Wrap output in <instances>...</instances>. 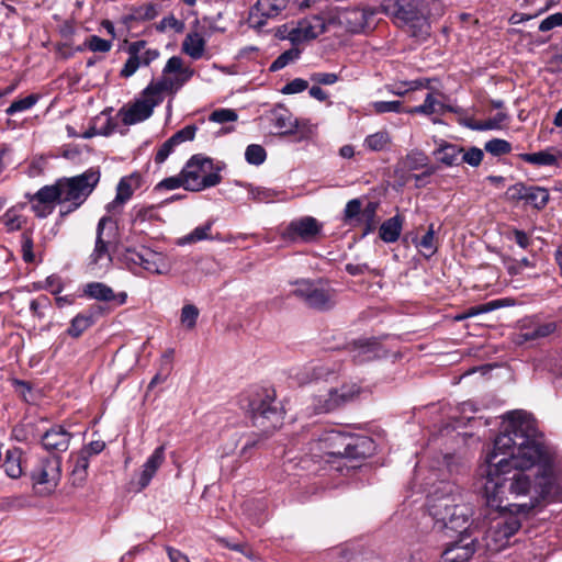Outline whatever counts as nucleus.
I'll return each mask as SVG.
<instances>
[{
  "instance_id": "obj_1",
  "label": "nucleus",
  "mask_w": 562,
  "mask_h": 562,
  "mask_svg": "<svg viewBox=\"0 0 562 562\" xmlns=\"http://www.w3.org/2000/svg\"><path fill=\"white\" fill-rule=\"evenodd\" d=\"M485 462L484 495L496 510L526 516L559 492L554 454L530 419L514 418L495 438Z\"/></svg>"
},
{
  "instance_id": "obj_2",
  "label": "nucleus",
  "mask_w": 562,
  "mask_h": 562,
  "mask_svg": "<svg viewBox=\"0 0 562 562\" xmlns=\"http://www.w3.org/2000/svg\"><path fill=\"white\" fill-rule=\"evenodd\" d=\"M193 75L194 70L186 67L181 57H170L162 69V76L153 80L139 99L122 106L116 116L127 126L146 121L153 115L155 106L164 101L165 93L175 94Z\"/></svg>"
},
{
  "instance_id": "obj_3",
  "label": "nucleus",
  "mask_w": 562,
  "mask_h": 562,
  "mask_svg": "<svg viewBox=\"0 0 562 562\" xmlns=\"http://www.w3.org/2000/svg\"><path fill=\"white\" fill-rule=\"evenodd\" d=\"M427 506L430 516L442 528L458 531L467 527L472 509L461 503L459 488L451 482L441 481L429 493Z\"/></svg>"
},
{
  "instance_id": "obj_4",
  "label": "nucleus",
  "mask_w": 562,
  "mask_h": 562,
  "mask_svg": "<svg viewBox=\"0 0 562 562\" xmlns=\"http://www.w3.org/2000/svg\"><path fill=\"white\" fill-rule=\"evenodd\" d=\"M100 179L99 168H89L80 175L60 178L61 207L59 216L65 217L78 210L94 191Z\"/></svg>"
},
{
  "instance_id": "obj_5",
  "label": "nucleus",
  "mask_w": 562,
  "mask_h": 562,
  "mask_svg": "<svg viewBox=\"0 0 562 562\" xmlns=\"http://www.w3.org/2000/svg\"><path fill=\"white\" fill-rule=\"evenodd\" d=\"M318 442L322 457L362 459L372 450V440L368 437L347 435L335 429L325 431Z\"/></svg>"
},
{
  "instance_id": "obj_6",
  "label": "nucleus",
  "mask_w": 562,
  "mask_h": 562,
  "mask_svg": "<svg viewBox=\"0 0 562 562\" xmlns=\"http://www.w3.org/2000/svg\"><path fill=\"white\" fill-rule=\"evenodd\" d=\"M499 514L492 519L491 526L483 531L479 528L480 547L483 552H498L509 544L510 538L520 529L521 521L517 514L508 510H498Z\"/></svg>"
},
{
  "instance_id": "obj_7",
  "label": "nucleus",
  "mask_w": 562,
  "mask_h": 562,
  "mask_svg": "<svg viewBox=\"0 0 562 562\" xmlns=\"http://www.w3.org/2000/svg\"><path fill=\"white\" fill-rule=\"evenodd\" d=\"M248 409L256 427L265 431L277 429L283 419V412L276 402L272 389L260 387L249 395Z\"/></svg>"
},
{
  "instance_id": "obj_8",
  "label": "nucleus",
  "mask_w": 562,
  "mask_h": 562,
  "mask_svg": "<svg viewBox=\"0 0 562 562\" xmlns=\"http://www.w3.org/2000/svg\"><path fill=\"white\" fill-rule=\"evenodd\" d=\"M220 168L202 155L192 156L183 167L186 190L199 192L215 187L222 181Z\"/></svg>"
},
{
  "instance_id": "obj_9",
  "label": "nucleus",
  "mask_w": 562,
  "mask_h": 562,
  "mask_svg": "<svg viewBox=\"0 0 562 562\" xmlns=\"http://www.w3.org/2000/svg\"><path fill=\"white\" fill-rule=\"evenodd\" d=\"M292 294L302 300L310 308L329 311L336 305V291L324 280L302 279L294 282Z\"/></svg>"
},
{
  "instance_id": "obj_10",
  "label": "nucleus",
  "mask_w": 562,
  "mask_h": 562,
  "mask_svg": "<svg viewBox=\"0 0 562 562\" xmlns=\"http://www.w3.org/2000/svg\"><path fill=\"white\" fill-rule=\"evenodd\" d=\"M381 8L385 14L408 26L412 36L418 40H426L429 36L428 19L419 14L411 0H389Z\"/></svg>"
},
{
  "instance_id": "obj_11",
  "label": "nucleus",
  "mask_w": 562,
  "mask_h": 562,
  "mask_svg": "<svg viewBox=\"0 0 562 562\" xmlns=\"http://www.w3.org/2000/svg\"><path fill=\"white\" fill-rule=\"evenodd\" d=\"M459 538L450 543L443 551V557L447 562H467L472 555L482 551L480 547L479 526L471 524L464 528L459 529Z\"/></svg>"
},
{
  "instance_id": "obj_12",
  "label": "nucleus",
  "mask_w": 562,
  "mask_h": 562,
  "mask_svg": "<svg viewBox=\"0 0 562 562\" xmlns=\"http://www.w3.org/2000/svg\"><path fill=\"white\" fill-rule=\"evenodd\" d=\"M60 465V457L52 456L41 459L32 470L31 479L33 486H41L37 491L40 495H49L55 491L61 476Z\"/></svg>"
},
{
  "instance_id": "obj_13",
  "label": "nucleus",
  "mask_w": 562,
  "mask_h": 562,
  "mask_svg": "<svg viewBox=\"0 0 562 562\" xmlns=\"http://www.w3.org/2000/svg\"><path fill=\"white\" fill-rule=\"evenodd\" d=\"M360 393V387L352 384H344L339 389H330L323 394L313 397V408L317 414L333 412L355 400Z\"/></svg>"
},
{
  "instance_id": "obj_14",
  "label": "nucleus",
  "mask_w": 562,
  "mask_h": 562,
  "mask_svg": "<svg viewBox=\"0 0 562 562\" xmlns=\"http://www.w3.org/2000/svg\"><path fill=\"white\" fill-rule=\"evenodd\" d=\"M322 224L315 217L303 216L293 220L282 231L281 238L289 243H310L321 234Z\"/></svg>"
},
{
  "instance_id": "obj_15",
  "label": "nucleus",
  "mask_w": 562,
  "mask_h": 562,
  "mask_svg": "<svg viewBox=\"0 0 562 562\" xmlns=\"http://www.w3.org/2000/svg\"><path fill=\"white\" fill-rule=\"evenodd\" d=\"M290 0H257L249 9L247 24L250 29L262 32L269 19L278 16Z\"/></svg>"
},
{
  "instance_id": "obj_16",
  "label": "nucleus",
  "mask_w": 562,
  "mask_h": 562,
  "mask_svg": "<svg viewBox=\"0 0 562 562\" xmlns=\"http://www.w3.org/2000/svg\"><path fill=\"white\" fill-rule=\"evenodd\" d=\"M325 21L322 16L311 15L299 21L297 25L289 32L288 38L292 44L297 45L316 38L325 32Z\"/></svg>"
},
{
  "instance_id": "obj_17",
  "label": "nucleus",
  "mask_w": 562,
  "mask_h": 562,
  "mask_svg": "<svg viewBox=\"0 0 562 562\" xmlns=\"http://www.w3.org/2000/svg\"><path fill=\"white\" fill-rule=\"evenodd\" d=\"M346 348L356 363L375 360L384 353L376 338H360L349 342Z\"/></svg>"
},
{
  "instance_id": "obj_18",
  "label": "nucleus",
  "mask_w": 562,
  "mask_h": 562,
  "mask_svg": "<svg viewBox=\"0 0 562 562\" xmlns=\"http://www.w3.org/2000/svg\"><path fill=\"white\" fill-rule=\"evenodd\" d=\"M83 294L95 301L112 303L113 306H122L127 300L126 292L115 293L108 284L97 281L87 283Z\"/></svg>"
},
{
  "instance_id": "obj_19",
  "label": "nucleus",
  "mask_w": 562,
  "mask_h": 562,
  "mask_svg": "<svg viewBox=\"0 0 562 562\" xmlns=\"http://www.w3.org/2000/svg\"><path fill=\"white\" fill-rule=\"evenodd\" d=\"M71 434L63 426H54L42 436V445L47 451H66L69 447Z\"/></svg>"
},
{
  "instance_id": "obj_20",
  "label": "nucleus",
  "mask_w": 562,
  "mask_h": 562,
  "mask_svg": "<svg viewBox=\"0 0 562 562\" xmlns=\"http://www.w3.org/2000/svg\"><path fill=\"white\" fill-rule=\"evenodd\" d=\"M165 451L166 448L164 445L157 447L143 464V469L138 479V485L140 490L149 485L158 469L165 462Z\"/></svg>"
},
{
  "instance_id": "obj_21",
  "label": "nucleus",
  "mask_w": 562,
  "mask_h": 562,
  "mask_svg": "<svg viewBox=\"0 0 562 562\" xmlns=\"http://www.w3.org/2000/svg\"><path fill=\"white\" fill-rule=\"evenodd\" d=\"M140 184L142 176L137 172H134L128 177H123L116 187L115 199L106 206L108 211H112L116 205L124 204L128 201L134 191L138 189Z\"/></svg>"
},
{
  "instance_id": "obj_22",
  "label": "nucleus",
  "mask_w": 562,
  "mask_h": 562,
  "mask_svg": "<svg viewBox=\"0 0 562 562\" xmlns=\"http://www.w3.org/2000/svg\"><path fill=\"white\" fill-rule=\"evenodd\" d=\"M557 330V323H532L530 326L522 325L517 335V342L522 344L550 336Z\"/></svg>"
},
{
  "instance_id": "obj_23",
  "label": "nucleus",
  "mask_w": 562,
  "mask_h": 562,
  "mask_svg": "<svg viewBox=\"0 0 562 562\" xmlns=\"http://www.w3.org/2000/svg\"><path fill=\"white\" fill-rule=\"evenodd\" d=\"M463 153V148L448 143L446 140H440L438 147L434 150L432 155L436 157L438 161L446 166H458L461 164V154Z\"/></svg>"
},
{
  "instance_id": "obj_24",
  "label": "nucleus",
  "mask_w": 562,
  "mask_h": 562,
  "mask_svg": "<svg viewBox=\"0 0 562 562\" xmlns=\"http://www.w3.org/2000/svg\"><path fill=\"white\" fill-rule=\"evenodd\" d=\"M131 259L133 262L142 266L145 270L151 273H162V258L159 254L151 251L150 249H144L140 252H134Z\"/></svg>"
},
{
  "instance_id": "obj_25",
  "label": "nucleus",
  "mask_w": 562,
  "mask_h": 562,
  "mask_svg": "<svg viewBox=\"0 0 562 562\" xmlns=\"http://www.w3.org/2000/svg\"><path fill=\"white\" fill-rule=\"evenodd\" d=\"M205 45L206 42L200 33L190 32L182 42L181 50L192 59L198 60L204 55Z\"/></svg>"
},
{
  "instance_id": "obj_26",
  "label": "nucleus",
  "mask_w": 562,
  "mask_h": 562,
  "mask_svg": "<svg viewBox=\"0 0 562 562\" xmlns=\"http://www.w3.org/2000/svg\"><path fill=\"white\" fill-rule=\"evenodd\" d=\"M405 166L409 170H417L420 168H426V170L422 175H415L414 178L419 181L425 177H429L435 173L436 168L434 166H428V157L419 150H413L405 157Z\"/></svg>"
},
{
  "instance_id": "obj_27",
  "label": "nucleus",
  "mask_w": 562,
  "mask_h": 562,
  "mask_svg": "<svg viewBox=\"0 0 562 562\" xmlns=\"http://www.w3.org/2000/svg\"><path fill=\"white\" fill-rule=\"evenodd\" d=\"M111 218L108 216H103L99 220L98 226H97V237H95V245L94 249L90 256L91 262L97 265L100 260L103 258H108L111 260L108 243L103 239V233L104 227L108 222H110Z\"/></svg>"
},
{
  "instance_id": "obj_28",
  "label": "nucleus",
  "mask_w": 562,
  "mask_h": 562,
  "mask_svg": "<svg viewBox=\"0 0 562 562\" xmlns=\"http://www.w3.org/2000/svg\"><path fill=\"white\" fill-rule=\"evenodd\" d=\"M446 110L453 111L451 106H446L440 101H438L432 93H428L423 104L409 108L405 110V112L408 114L431 115L435 113L443 114Z\"/></svg>"
},
{
  "instance_id": "obj_29",
  "label": "nucleus",
  "mask_w": 562,
  "mask_h": 562,
  "mask_svg": "<svg viewBox=\"0 0 562 562\" xmlns=\"http://www.w3.org/2000/svg\"><path fill=\"white\" fill-rule=\"evenodd\" d=\"M271 121L280 134H292L296 128L292 114L284 108L274 109L271 113Z\"/></svg>"
},
{
  "instance_id": "obj_30",
  "label": "nucleus",
  "mask_w": 562,
  "mask_h": 562,
  "mask_svg": "<svg viewBox=\"0 0 562 562\" xmlns=\"http://www.w3.org/2000/svg\"><path fill=\"white\" fill-rule=\"evenodd\" d=\"M402 227L403 217L395 215L381 224L379 236L385 243H395L401 236Z\"/></svg>"
},
{
  "instance_id": "obj_31",
  "label": "nucleus",
  "mask_w": 562,
  "mask_h": 562,
  "mask_svg": "<svg viewBox=\"0 0 562 562\" xmlns=\"http://www.w3.org/2000/svg\"><path fill=\"white\" fill-rule=\"evenodd\" d=\"M31 201H40L55 206V203L61 205V194L59 179L52 186H44L32 198Z\"/></svg>"
},
{
  "instance_id": "obj_32",
  "label": "nucleus",
  "mask_w": 562,
  "mask_h": 562,
  "mask_svg": "<svg viewBox=\"0 0 562 562\" xmlns=\"http://www.w3.org/2000/svg\"><path fill=\"white\" fill-rule=\"evenodd\" d=\"M89 459L86 453H79L75 459V464L70 474L71 484L80 487L88 476Z\"/></svg>"
},
{
  "instance_id": "obj_33",
  "label": "nucleus",
  "mask_w": 562,
  "mask_h": 562,
  "mask_svg": "<svg viewBox=\"0 0 562 562\" xmlns=\"http://www.w3.org/2000/svg\"><path fill=\"white\" fill-rule=\"evenodd\" d=\"M21 456L22 451L19 448L9 449L5 453L3 468L11 479H18L22 475Z\"/></svg>"
},
{
  "instance_id": "obj_34",
  "label": "nucleus",
  "mask_w": 562,
  "mask_h": 562,
  "mask_svg": "<svg viewBox=\"0 0 562 562\" xmlns=\"http://www.w3.org/2000/svg\"><path fill=\"white\" fill-rule=\"evenodd\" d=\"M391 144V135L387 131H379L368 135L363 140V146L370 151H382Z\"/></svg>"
},
{
  "instance_id": "obj_35",
  "label": "nucleus",
  "mask_w": 562,
  "mask_h": 562,
  "mask_svg": "<svg viewBox=\"0 0 562 562\" xmlns=\"http://www.w3.org/2000/svg\"><path fill=\"white\" fill-rule=\"evenodd\" d=\"M550 194L546 188L529 186L525 202L537 210H542L549 202Z\"/></svg>"
},
{
  "instance_id": "obj_36",
  "label": "nucleus",
  "mask_w": 562,
  "mask_h": 562,
  "mask_svg": "<svg viewBox=\"0 0 562 562\" xmlns=\"http://www.w3.org/2000/svg\"><path fill=\"white\" fill-rule=\"evenodd\" d=\"M507 120V114L498 112L493 119L486 120V122H476L474 120L464 121V125L473 131H490L501 126V123Z\"/></svg>"
},
{
  "instance_id": "obj_37",
  "label": "nucleus",
  "mask_w": 562,
  "mask_h": 562,
  "mask_svg": "<svg viewBox=\"0 0 562 562\" xmlns=\"http://www.w3.org/2000/svg\"><path fill=\"white\" fill-rule=\"evenodd\" d=\"M93 324V318L91 315H83L78 314L75 316L71 322L70 326L67 329V335H69L72 338H78L82 335L83 331H86L91 325Z\"/></svg>"
},
{
  "instance_id": "obj_38",
  "label": "nucleus",
  "mask_w": 562,
  "mask_h": 562,
  "mask_svg": "<svg viewBox=\"0 0 562 562\" xmlns=\"http://www.w3.org/2000/svg\"><path fill=\"white\" fill-rule=\"evenodd\" d=\"M520 157L524 161L537 166H552L557 162V157L544 150L532 154H522Z\"/></svg>"
},
{
  "instance_id": "obj_39",
  "label": "nucleus",
  "mask_w": 562,
  "mask_h": 562,
  "mask_svg": "<svg viewBox=\"0 0 562 562\" xmlns=\"http://www.w3.org/2000/svg\"><path fill=\"white\" fill-rule=\"evenodd\" d=\"M212 225H213L212 222H207L204 225L195 227L190 234L183 236L180 239L179 244H181V245L192 244V243H196V241H201V240L211 238L210 233L212 229Z\"/></svg>"
},
{
  "instance_id": "obj_40",
  "label": "nucleus",
  "mask_w": 562,
  "mask_h": 562,
  "mask_svg": "<svg viewBox=\"0 0 562 562\" xmlns=\"http://www.w3.org/2000/svg\"><path fill=\"white\" fill-rule=\"evenodd\" d=\"M301 55V50L296 47H292L285 52H283L278 58L270 65V71H278L282 68L286 67L290 63L299 59Z\"/></svg>"
},
{
  "instance_id": "obj_41",
  "label": "nucleus",
  "mask_w": 562,
  "mask_h": 562,
  "mask_svg": "<svg viewBox=\"0 0 562 562\" xmlns=\"http://www.w3.org/2000/svg\"><path fill=\"white\" fill-rule=\"evenodd\" d=\"M40 99L38 94L32 93L25 98L13 101L10 106L5 110L8 115H13L18 112H23L34 106Z\"/></svg>"
},
{
  "instance_id": "obj_42",
  "label": "nucleus",
  "mask_w": 562,
  "mask_h": 562,
  "mask_svg": "<svg viewBox=\"0 0 562 562\" xmlns=\"http://www.w3.org/2000/svg\"><path fill=\"white\" fill-rule=\"evenodd\" d=\"M200 311L193 304H186L181 308L180 322L182 326L191 330L195 327Z\"/></svg>"
},
{
  "instance_id": "obj_43",
  "label": "nucleus",
  "mask_w": 562,
  "mask_h": 562,
  "mask_svg": "<svg viewBox=\"0 0 562 562\" xmlns=\"http://www.w3.org/2000/svg\"><path fill=\"white\" fill-rule=\"evenodd\" d=\"M9 232L18 231L25 220L18 213L15 207L8 210L0 218Z\"/></svg>"
},
{
  "instance_id": "obj_44",
  "label": "nucleus",
  "mask_w": 562,
  "mask_h": 562,
  "mask_svg": "<svg viewBox=\"0 0 562 562\" xmlns=\"http://www.w3.org/2000/svg\"><path fill=\"white\" fill-rule=\"evenodd\" d=\"M266 158L267 153L261 145L251 144L247 146L245 151V159L248 164L259 166L265 162Z\"/></svg>"
},
{
  "instance_id": "obj_45",
  "label": "nucleus",
  "mask_w": 562,
  "mask_h": 562,
  "mask_svg": "<svg viewBox=\"0 0 562 562\" xmlns=\"http://www.w3.org/2000/svg\"><path fill=\"white\" fill-rule=\"evenodd\" d=\"M484 149L493 156H502L510 153L512 145L505 139L493 138L485 143Z\"/></svg>"
},
{
  "instance_id": "obj_46",
  "label": "nucleus",
  "mask_w": 562,
  "mask_h": 562,
  "mask_svg": "<svg viewBox=\"0 0 562 562\" xmlns=\"http://www.w3.org/2000/svg\"><path fill=\"white\" fill-rule=\"evenodd\" d=\"M83 45L93 53H108L112 48L111 41L101 38L97 35L89 36Z\"/></svg>"
},
{
  "instance_id": "obj_47",
  "label": "nucleus",
  "mask_w": 562,
  "mask_h": 562,
  "mask_svg": "<svg viewBox=\"0 0 562 562\" xmlns=\"http://www.w3.org/2000/svg\"><path fill=\"white\" fill-rule=\"evenodd\" d=\"M158 15V8L154 3H146L133 9V18L138 21H150Z\"/></svg>"
},
{
  "instance_id": "obj_48",
  "label": "nucleus",
  "mask_w": 562,
  "mask_h": 562,
  "mask_svg": "<svg viewBox=\"0 0 562 562\" xmlns=\"http://www.w3.org/2000/svg\"><path fill=\"white\" fill-rule=\"evenodd\" d=\"M167 29H172L177 33H181L184 30V23L178 20L173 14H169L161 19L156 25V30L160 33L165 32Z\"/></svg>"
},
{
  "instance_id": "obj_49",
  "label": "nucleus",
  "mask_w": 562,
  "mask_h": 562,
  "mask_svg": "<svg viewBox=\"0 0 562 562\" xmlns=\"http://www.w3.org/2000/svg\"><path fill=\"white\" fill-rule=\"evenodd\" d=\"M209 119L212 122L223 124L226 122H235L238 115L233 109H217L211 113Z\"/></svg>"
},
{
  "instance_id": "obj_50",
  "label": "nucleus",
  "mask_w": 562,
  "mask_h": 562,
  "mask_svg": "<svg viewBox=\"0 0 562 562\" xmlns=\"http://www.w3.org/2000/svg\"><path fill=\"white\" fill-rule=\"evenodd\" d=\"M50 306V300L46 295H40L30 303V310L32 314L40 319L45 317L44 311Z\"/></svg>"
},
{
  "instance_id": "obj_51",
  "label": "nucleus",
  "mask_w": 562,
  "mask_h": 562,
  "mask_svg": "<svg viewBox=\"0 0 562 562\" xmlns=\"http://www.w3.org/2000/svg\"><path fill=\"white\" fill-rule=\"evenodd\" d=\"M372 109L375 113H400L402 112V102L401 101H376L372 103Z\"/></svg>"
},
{
  "instance_id": "obj_52",
  "label": "nucleus",
  "mask_w": 562,
  "mask_h": 562,
  "mask_svg": "<svg viewBox=\"0 0 562 562\" xmlns=\"http://www.w3.org/2000/svg\"><path fill=\"white\" fill-rule=\"evenodd\" d=\"M527 192L528 186L524 184L522 182H518L507 189L506 199L513 202L525 201Z\"/></svg>"
},
{
  "instance_id": "obj_53",
  "label": "nucleus",
  "mask_w": 562,
  "mask_h": 562,
  "mask_svg": "<svg viewBox=\"0 0 562 562\" xmlns=\"http://www.w3.org/2000/svg\"><path fill=\"white\" fill-rule=\"evenodd\" d=\"M361 213V201L359 199H352L348 201L344 211L345 223H351L353 220H359L358 216Z\"/></svg>"
},
{
  "instance_id": "obj_54",
  "label": "nucleus",
  "mask_w": 562,
  "mask_h": 562,
  "mask_svg": "<svg viewBox=\"0 0 562 562\" xmlns=\"http://www.w3.org/2000/svg\"><path fill=\"white\" fill-rule=\"evenodd\" d=\"M180 187L186 189L183 169L181 170L179 176L169 177V178H166V179L161 180L156 186L155 189L156 190H160V189L175 190V189H178Z\"/></svg>"
},
{
  "instance_id": "obj_55",
  "label": "nucleus",
  "mask_w": 562,
  "mask_h": 562,
  "mask_svg": "<svg viewBox=\"0 0 562 562\" xmlns=\"http://www.w3.org/2000/svg\"><path fill=\"white\" fill-rule=\"evenodd\" d=\"M483 159V151L477 147H471L461 154V162H465L472 167H477Z\"/></svg>"
},
{
  "instance_id": "obj_56",
  "label": "nucleus",
  "mask_w": 562,
  "mask_h": 562,
  "mask_svg": "<svg viewBox=\"0 0 562 562\" xmlns=\"http://www.w3.org/2000/svg\"><path fill=\"white\" fill-rule=\"evenodd\" d=\"M504 304L501 300H493V301H490L487 303H484V304H481V305H477V306H473L471 308H469V311L467 312L465 316H475V315H479V314H482V313H488V312H492L498 307H502Z\"/></svg>"
},
{
  "instance_id": "obj_57",
  "label": "nucleus",
  "mask_w": 562,
  "mask_h": 562,
  "mask_svg": "<svg viewBox=\"0 0 562 562\" xmlns=\"http://www.w3.org/2000/svg\"><path fill=\"white\" fill-rule=\"evenodd\" d=\"M376 210L378 204L375 202H369L362 211V216L367 221V228L364 229V234H368L374 229Z\"/></svg>"
},
{
  "instance_id": "obj_58",
  "label": "nucleus",
  "mask_w": 562,
  "mask_h": 562,
  "mask_svg": "<svg viewBox=\"0 0 562 562\" xmlns=\"http://www.w3.org/2000/svg\"><path fill=\"white\" fill-rule=\"evenodd\" d=\"M308 88V82L302 78H295L292 81L288 82L282 89L281 92L283 94H294L303 92Z\"/></svg>"
},
{
  "instance_id": "obj_59",
  "label": "nucleus",
  "mask_w": 562,
  "mask_h": 562,
  "mask_svg": "<svg viewBox=\"0 0 562 562\" xmlns=\"http://www.w3.org/2000/svg\"><path fill=\"white\" fill-rule=\"evenodd\" d=\"M22 258L25 262H33L35 259L33 252V239L29 233L22 234Z\"/></svg>"
},
{
  "instance_id": "obj_60",
  "label": "nucleus",
  "mask_w": 562,
  "mask_h": 562,
  "mask_svg": "<svg viewBox=\"0 0 562 562\" xmlns=\"http://www.w3.org/2000/svg\"><path fill=\"white\" fill-rule=\"evenodd\" d=\"M311 81L315 85L330 86L338 81L339 77L334 72H314L310 77Z\"/></svg>"
},
{
  "instance_id": "obj_61",
  "label": "nucleus",
  "mask_w": 562,
  "mask_h": 562,
  "mask_svg": "<svg viewBox=\"0 0 562 562\" xmlns=\"http://www.w3.org/2000/svg\"><path fill=\"white\" fill-rule=\"evenodd\" d=\"M558 26H562V13L558 12L547 16L539 24L540 32H549Z\"/></svg>"
},
{
  "instance_id": "obj_62",
  "label": "nucleus",
  "mask_w": 562,
  "mask_h": 562,
  "mask_svg": "<svg viewBox=\"0 0 562 562\" xmlns=\"http://www.w3.org/2000/svg\"><path fill=\"white\" fill-rule=\"evenodd\" d=\"M104 112H102L99 116L94 117L90 127L82 134V138H91L97 135L109 136L111 135V130H100L98 123L102 120Z\"/></svg>"
},
{
  "instance_id": "obj_63",
  "label": "nucleus",
  "mask_w": 562,
  "mask_h": 562,
  "mask_svg": "<svg viewBox=\"0 0 562 562\" xmlns=\"http://www.w3.org/2000/svg\"><path fill=\"white\" fill-rule=\"evenodd\" d=\"M142 61L139 56H128L126 63L121 69L120 76L123 78H130L133 76L137 69L139 68Z\"/></svg>"
},
{
  "instance_id": "obj_64",
  "label": "nucleus",
  "mask_w": 562,
  "mask_h": 562,
  "mask_svg": "<svg viewBox=\"0 0 562 562\" xmlns=\"http://www.w3.org/2000/svg\"><path fill=\"white\" fill-rule=\"evenodd\" d=\"M434 239H435L434 224H430L428 227V231L422 237V239L419 240L417 246L420 247L422 249L429 250L430 255H432L436 251V246L434 244Z\"/></svg>"
}]
</instances>
